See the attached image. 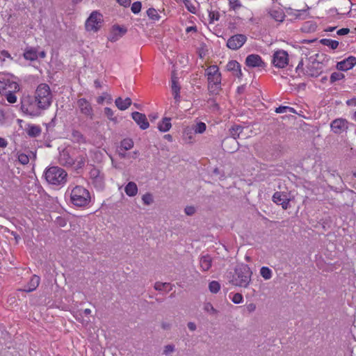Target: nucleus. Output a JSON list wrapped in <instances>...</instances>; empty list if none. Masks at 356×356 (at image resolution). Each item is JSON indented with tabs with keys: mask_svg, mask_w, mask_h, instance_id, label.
Returning a JSON list of instances; mask_svg holds the SVG:
<instances>
[{
	"mask_svg": "<svg viewBox=\"0 0 356 356\" xmlns=\"http://www.w3.org/2000/svg\"><path fill=\"white\" fill-rule=\"evenodd\" d=\"M53 102V95L50 87L46 83H40L36 88L34 96L29 97L22 103V111L32 117L41 115L47 110Z\"/></svg>",
	"mask_w": 356,
	"mask_h": 356,
	"instance_id": "1",
	"label": "nucleus"
},
{
	"mask_svg": "<svg viewBox=\"0 0 356 356\" xmlns=\"http://www.w3.org/2000/svg\"><path fill=\"white\" fill-rule=\"evenodd\" d=\"M252 275L250 268L247 264H241L235 268L229 282L236 286L247 288L251 281Z\"/></svg>",
	"mask_w": 356,
	"mask_h": 356,
	"instance_id": "2",
	"label": "nucleus"
},
{
	"mask_svg": "<svg viewBox=\"0 0 356 356\" xmlns=\"http://www.w3.org/2000/svg\"><path fill=\"white\" fill-rule=\"evenodd\" d=\"M205 75L208 80V89L212 94H218L220 90L221 74L217 65H211L206 69Z\"/></svg>",
	"mask_w": 356,
	"mask_h": 356,
	"instance_id": "3",
	"label": "nucleus"
},
{
	"mask_svg": "<svg viewBox=\"0 0 356 356\" xmlns=\"http://www.w3.org/2000/svg\"><path fill=\"white\" fill-rule=\"evenodd\" d=\"M67 174L65 170L58 166H52L46 170L44 177L51 184L60 186L67 181Z\"/></svg>",
	"mask_w": 356,
	"mask_h": 356,
	"instance_id": "4",
	"label": "nucleus"
},
{
	"mask_svg": "<svg viewBox=\"0 0 356 356\" xmlns=\"http://www.w3.org/2000/svg\"><path fill=\"white\" fill-rule=\"evenodd\" d=\"M70 200L76 207H85L90 201V193L83 186H76L71 191Z\"/></svg>",
	"mask_w": 356,
	"mask_h": 356,
	"instance_id": "5",
	"label": "nucleus"
},
{
	"mask_svg": "<svg viewBox=\"0 0 356 356\" xmlns=\"http://www.w3.org/2000/svg\"><path fill=\"white\" fill-rule=\"evenodd\" d=\"M243 129V127L236 124L229 129V134L232 138H227L222 142L223 145L228 152H234L236 149H238L239 144L236 139L239 137Z\"/></svg>",
	"mask_w": 356,
	"mask_h": 356,
	"instance_id": "6",
	"label": "nucleus"
},
{
	"mask_svg": "<svg viewBox=\"0 0 356 356\" xmlns=\"http://www.w3.org/2000/svg\"><path fill=\"white\" fill-rule=\"evenodd\" d=\"M103 18L101 13L93 11L86 22V29L88 31L97 32L102 26Z\"/></svg>",
	"mask_w": 356,
	"mask_h": 356,
	"instance_id": "7",
	"label": "nucleus"
},
{
	"mask_svg": "<svg viewBox=\"0 0 356 356\" xmlns=\"http://www.w3.org/2000/svg\"><path fill=\"white\" fill-rule=\"evenodd\" d=\"M289 54L286 51L279 49L273 53L272 63L275 67L284 68L289 65Z\"/></svg>",
	"mask_w": 356,
	"mask_h": 356,
	"instance_id": "8",
	"label": "nucleus"
},
{
	"mask_svg": "<svg viewBox=\"0 0 356 356\" xmlns=\"http://www.w3.org/2000/svg\"><path fill=\"white\" fill-rule=\"evenodd\" d=\"M247 37L243 34H236L230 37L227 42V47L232 50L241 48L246 42Z\"/></svg>",
	"mask_w": 356,
	"mask_h": 356,
	"instance_id": "9",
	"label": "nucleus"
},
{
	"mask_svg": "<svg viewBox=\"0 0 356 356\" xmlns=\"http://www.w3.org/2000/svg\"><path fill=\"white\" fill-rule=\"evenodd\" d=\"M89 174L90 179H91V182L94 186L97 189H102L104 186V176L100 171L95 168H92L90 170Z\"/></svg>",
	"mask_w": 356,
	"mask_h": 356,
	"instance_id": "10",
	"label": "nucleus"
},
{
	"mask_svg": "<svg viewBox=\"0 0 356 356\" xmlns=\"http://www.w3.org/2000/svg\"><path fill=\"white\" fill-rule=\"evenodd\" d=\"M77 106L80 110V112L85 116L90 119L93 118V109L90 103L84 98H81L78 100Z\"/></svg>",
	"mask_w": 356,
	"mask_h": 356,
	"instance_id": "11",
	"label": "nucleus"
},
{
	"mask_svg": "<svg viewBox=\"0 0 356 356\" xmlns=\"http://www.w3.org/2000/svg\"><path fill=\"white\" fill-rule=\"evenodd\" d=\"M245 64L249 67L264 68L266 67V63L262 60L261 57L254 54L246 57Z\"/></svg>",
	"mask_w": 356,
	"mask_h": 356,
	"instance_id": "12",
	"label": "nucleus"
},
{
	"mask_svg": "<svg viewBox=\"0 0 356 356\" xmlns=\"http://www.w3.org/2000/svg\"><path fill=\"white\" fill-rule=\"evenodd\" d=\"M127 29L124 26L113 25L110 31L108 39L111 42H116L120 38H122L127 33Z\"/></svg>",
	"mask_w": 356,
	"mask_h": 356,
	"instance_id": "13",
	"label": "nucleus"
},
{
	"mask_svg": "<svg viewBox=\"0 0 356 356\" xmlns=\"http://www.w3.org/2000/svg\"><path fill=\"white\" fill-rule=\"evenodd\" d=\"M273 201L277 204L281 205L282 209L286 210L289 207L290 200L286 193L275 192L273 195Z\"/></svg>",
	"mask_w": 356,
	"mask_h": 356,
	"instance_id": "14",
	"label": "nucleus"
},
{
	"mask_svg": "<svg viewBox=\"0 0 356 356\" xmlns=\"http://www.w3.org/2000/svg\"><path fill=\"white\" fill-rule=\"evenodd\" d=\"M330 127L335 134H341L348 129V122L341 118L336 119L332 122Z\"/></svg>",
	"mask_w": 356,
	"mask_h": 356,
	"instance_id": "15",
	"label": "nucleus"
},
{
	"mask_svg": "<svg viewBox=\"0 0 356 356\" xmlns=\"http://www.w3.org/2000/svg\"><path fill=\"white\" fill-rule=\"evenodd\" d=\"M131 116L140 129L145 130L149 127V124L145 114L136 111L132 113Z\"/></svg>",
	"mask_w": 356,
	"mask_h": 356,
	"instance_id": "16",
	"label": "nucleus"
},
{
	"mask_svg": "<svg viewBox=\"0 0 356 356\" xmlns=\"http://www.w3.org/2000/svg\"><path fill=\"white\" fill-rule=\"evenodd\" d=\"M356 65V58L349 56L348 58L337 63V67L339 70L347 71L353 68Z\"/></svg>",
	"mask_w": 356,
	"mask_h": 356,
	"instance_id": "17",
	"label": "nucleus"
},
{
	"mask_svg": "<svg viewBox=\"0 0 356 356\" xmlns=\"http://www.w3.org/2000/svg\"><path fill=\"white\" fill-rule=\"evenodd\" d=\"M40 282V277L34 275L31 279L30 280L29 282L24 286V289H20L22 291H25L27 293L32 292L35 291L38 286H39Z\"/></svg>",
	"mask_w": 356,
	"mask_h": 356,
	"instance_id": "18",
	"label": "nucleus"
},
{
	"mask_svg": "<svg viewBox=\"0 0 356 356\" xmlns=\"http://www.w3.org/2000/svg\"><path fill=\"white\" fill-rule=\"evenodd\" d=\"M226 68L228 71L232 72L233 74L237 77L242 76L241 65L236 60H230L227 64Z\"/></svg>",
	"mask_w": 356,
	"mask_h": 356,
	"instance_id": "19",
	"label": "nucleus"
},
{
	"mask_svg": "<svg viewBox=\"0 0 356 356\" xmlns=\"http://www.w3.org/2000/svg\"><path fill=\"white\" fill-rule=\"evenodd\" d=\"M212 259L209 254L203 255L200 258V266L203 271H208L211 267Z\"/></svg>",
	"mask_w": 356,
	"mask_h": 356,
	"instance_id": "20",
	"label": "nucleus"
},
{
	"mask_svg": "<svg viewBox=\"0 0 356 356\" xmlns=\"http://www.w3.org/2000/svg\"><path fill=\"white\" fill-rule=\"evenodd\" d=\"M131 103V99L129 97H127L124 99H122L121 97H118L115 101L116 106L121 111H124L128 108Z\"/></svg>",
	"mask_w": 356,
	"mask_h": 356,
	"instance_id": "21",
	"label": "nucleus"
},
{
	"mask_svg": "<svg viewBox=\"0 0 356 356\" xmlns=\"http://www.w3.org/2000/svg\"><path fill=\"white\" fill-rule=\"evenodd\" d=\"M124 192L129 197L135 196L138 193V186L135 182L129 181L124 188Z\"/></svg>",
	"mask_w": 356,
	"mask_h": 356,
	"instance_id": "22",
	"label": "nucleus"
},
{
	"mask_svg": "<svg viewBox=\"0 0 356 356\" xmlns=\"http://www.w3.org/2000/svg\"><path fill=\"white\" fill-rule=\"evenodd\" d=\"M60 162L63 165L72 166L74 163V159L72 158L68 152H63L60 156Z\"/></svg>",
	"mask_w": 356,
	"mask_h": 356,
	"instance_id": "23",
	"label": "nucleus"
},
{
	"mask_svg": "<svg viewBox=\"0 0 356 356\" xmlns=\"http://www.w3.org/2000/svg\"><path fill=\"white\" fill-rule=\"evenodd\" d=\"M317 26L313 21H307L303 23L301 30L305 33H313L316 30Z\"/></svg>",
	"mask_w": 356,
	"mask_h": 356,
	"instance_id": "24",
	"label": "nucleus"
},
{
	"mask_svg": "<svg viewBox=\"0 0 356 356\" xmlns=\"http://www.w3.org/2000/svg\"><path fill=\"white\" fill-rule=\"evenodd\" d=\"M172 124L170 118H164L161 122L158 124V129L161 132H166L170 130Z\"/></svg>",
	"mask_w": 356,
	"mask_h": 356,
	"instance_id": "25",
	"label": "nucleus"
},
{
	"mask_svg": "<svg viewBox=\"0 0 356 356\" xmlns=\"http://www.w3.org/2000/svg\"><path fill=\"white\" fill-rule=\"evenodd\" d=\"M24 57L26 60L33 61L37 60L38 55L35 49H29L24 51Z\"/></svg>",
	"mask_w": 356,
	"mask_h": 356,
	"instance_id": "26",
	"label": "nucleus"
},
{
	"mask_svg": "<svg viewBox=\"0 0 356 356\" xmlns=\"http://www.w3.org/2000/svg\"><path fill=\"white\" fill-rule=\"evenodd\" d=\"M134 146V142L130 138H125L121 141L120 143V149H123L124 151H127L131 149Z\"/></svg>",
	"mask_w": 356,
	"mask_h": 356,
	"instance_id": "27",
	"label": "nucleus"
},
{
	"mask_svg": "<svg viewBox=\"0 0 356 356\" xmlns=\"http://www.w3.org/2000/svg\"><path fill=\"white\" fill-rule=\"evenodd\" d=\"M27 134L32 137L38 136L41 134V129L37 125L30 126L27 130Z\"/></svg>",
	"mask_w": 356,
	"mask_h": 356,
	"instance_id": "28",
	"label": "nucleus"
},
{
	"mask_svg": "<svg viewBox=\"0 0 356 356\" xmlns=\"http://www.w3.org/2000/svg\"><path fill=\"white\" fill-rule=\"evenodd\" d=\"M86 157L84 155H80L74 159V166L76 169L81 168L86 163Z\"/></svg>",
	"mask_w": 356,
	"mask_h": 356,
	"instance_id": "29",
	"label": "nucleus"
},
{
	"mask_svg": "<svg viewBox=\"0 0 356 356\" xmlns=\"http://www.w3.org/2000/svg\"><path fill=\"white\" fill-rule=\"evenodd\" d=\"M320 42L322 44L330 47L332 49H337L339 46V42L337 40H332L330 39H322Z\"/></svg>",
	"mask_w": 356,
	"mask_h": 356,
	"instance_id": "30",
	"label": "nucleus"
},
{
	"mask_svg": "<svg viewBox=\"0 0 356 356\" xmlns=\"http://www.w3.org/2000/svg\"><path fill=\"white\" fill-rule=\"evenodd\" d=\"M260 274L261 277L266 280H270L273 275L272 270L268 267L265 266L261 267L260 269Z\"/></svg>",
	"mask_w": 356,
	"mask_h": 356,
	"instance_id": "31",
	"label": "nucleus"
},
{
	"mask_svg": "<svg viewBox=\"0 0 356 356\" xmlns=\"http://www.w3.org/2000/svg\"><path fill=\"white\" fill-rule=\"evenodd\" d=\"M177 2L183 3L187 10L191 12V13H196V8L193 4L191 0H176Z\"/></svg>",
	"mask_w": 356,
	"mask_h": 356,
	"instance_id": "32",
	"label": "nucleus"
},
{
	"mask_svg": "<svg viewBox=\"0 0 356 356\" xmlns=\"http://www.w3.org/2000/svg\"><path fill=\"white\" fill-rule=\"evenodd\" d=\"M275 112L277 113H296V110L290 106H280L275 109Z\"/></svg>",
	"mask_w": 356,
	"mask_h": 356,
	"instance_id": "33",
	"label": "nucleus"
},
{
	"mask_svg": "<svg viewBox=\"0 0 356 356\" xmlns=\"http://www.w3.org/2000/svg\"><path fill=\"white\" fill-rule=\"evenodd\" d=\"M207 128L206 124L202 122L197 123L193 128L195 133L202 134L205 131Z\"/></svg>",
	"mask_w": 356,
	"mask_h": 356,
	"instance_id": "34",
	"label": "nucleus"
},
{
	"mask_svg": "<svg viewBox=\"0 0 356 356\" xmlns=\"http://www.w3.org/2000/svg\"><path fill=\"white\" fill-rule=\"evenodd\" d=\"M147 15L151 19L154 21L159 20L160 18L156 10L153 8H150L147 10Z\"/></svg>",
	"mask_w": 356,
	"mask_h": 356,
	"instance_id": "35",
	"label": "nucleus"
},
{
	"mask_svg": "<svg viewBox=\"0 0 356 356\" xmlns=\"http://www.w3.org/2000/svg\"><path fill=\"white\" fill-rule=\"evenodd\" d=\"M204 310L211 315H216L218 314L217 309H216L213 306L210 302H206L204 305Z\"/></svg>",
	"mask_w": 356,
	"mask_h": 356,
	"instance_id": "36",
	"label": "nucleus"
},
{
	"mask_svg": "<svg viewBox=\"0 0 356 356\" xmlns=\"http://www.w3.org/2000/svg\"><path fill=\"white\" fill-rule=\"evenodd\" d=\"M229 6L231 10H237L242 7L239 0H229Z\"/></svg>",
	"mask_w": 356,
	"mask_h": 356,
	"instance_id": "37",
	"label": "nucleus"
},
{
	"mask_svg": "<svg viewBox=\"0 0 356 356\" xmlns=\"http://www.w3.org/2000/svg\"><path fill=\"white\" fill-rule=\"evenodd\" d=\"M209 291L211 293H216L220 289V284L216 281H212L209 284Z\"/></svg>",
	"mask_w": 356,
	"mask_h": 356,
	"instance_id": "38",
	"label": "nucleus"
},
{
	"mask_svg": "<svg viewBox=\"0 0 356 356\" xmlns=\"http://www.w3.org/2000/svg\"><path fill=\"white\" fill-rule=\"evenodd\" d=\"M175 346L173 344H168L163 347V355L168 356L174 353Z\"/></svg>",
	"mask_w": 356,
	"mask_h": 356,
	"instance_id": "39",
	"label": "nucleus"
},
{
	"mask_svg": "<svg viewBox=\"0 0 356 356\" xmlns=\"http://www.w3.org/2000/svg\"><path fill=\"white\" fill-rule=\"evenodd\" d=\"M171 88H172V93H175V92H180V87H179V86L178 85L177 78V77H175V76H172V86H171Z\"/></svg>",
	"mask_w": 356,
	"mask_h": 356,
	"instance_id": "40",
	"label": "nucleus"
},
{
	"mask_svg": "<svg viewBox=\"0 0 356 356\" xmlns=\"http://www.w3.org/2000/svg\"><path fill=\"white\" fill-rule=\"evenodd\" d=\"M142 200L145 205H150L153 203V197L150 193H145L142 196Z\"/></svg>",
	"mask_w": 356,
	"mask_h": 356,
	"instance_id": "41",
	"label": "nucleus"
},
{
	"mask_svg": "<svg viewBox=\"0 0 356 356\" xmlns=\"http://www.w3.org/2000/svg\"><path fill=\"white\" fill-rule=\"evenodd\" d=\"M104 114L107 116V118L113 122H117V118L114 116V112L113 110L108 107H106L104 108Z\"/></svg>",
	"mask_w": 356,
	"mask_h": 356,
	"instance_id": "42",
	"label": "nucleus"
},
{
	"mask_svg": "<svg viewBox=\"0 0 356 356\" xmlns=\"http://www.w3.org/2000/svg\"><path fill=\"white\" fill-rule=\"evenodd\" d=\"M5 97L6 100L10 103L14 104L17 102V97L16 95L12 92H8L5 94Z\"/></svg>",
	"mask_w": 356,
	"mask_h": 356,
	"instance_id": "43",
	"label": "nucleus"
},
{
	"mask_svg": "<svg viewBox=\"0 0 356 356\" xmlns=\"http://www.w3.org/2000/svg\"><path fill=\"white\" fill-rule=\"evenodd\" d=\"M142 4L140 1H136L131 5V10L134 14L138 13L141 10Z\"/></svg>",
	"mask_w": 356,
	"mask_h": 356,
	"instance_id": "44",
	"label": "nucleus"
},
{
	"mask_svg": "<svg viewBox=\"0 0 356 356\" xmlns=\"http://www.w3.org/2000/svg\"><path fill=\"white\" fill-rule=\"evenodd\" d=\"M72 137L73 139L78 143H81L84 140L83 135L78 131H73Z\"/></svg>",
	"mask_w": 356,
	"mask_h": 356,
	"instance_id": "45",
	"label": "nucleus"
},
{
	"mask_svg": "<svg viewBox=\"0 0 356 356\" xmlns=\"http://www.w3.org/2000/svg\"><path fill=\"white\" fill-rule=\"evenodd\" d=\"M344 77V75L341 72H333L330 76L331 82L339 81Z\"/></svg>",
	"mask_w": 356,
	"mask_h": 356,
	"instance_id": "46",
	"label": "nucleus"
},
{
	"mask_svg": "<svg viewBox=\"0 0 356 356\" xmlns=\"http://www.w3.org/2000/svg\"><path fill=\"white\" fill-rule=\"evenodd\" d=\"M170 284L169 283H167V282H156L155 284H154V289L156 291H162L165 289V287L169 286Z\"/></svg>",
	"mask_w": 356,
	"mask_h": 356,
	"instance_id": "47",
	"label": "nucleus"
},
{
	"mask_svg": "<svg viewBox=\"0 0 356 356\" xmlns=\"http://www.w3.org/2000/svg\"><path fill=\"white\" fill-rule=\"evenodd\" d=\"M18 161L20 163L26 165L29 162V158L25 154H20L18 156Z\"/></svg>",
	"mask_w": 356,
	"mask_h": 356,
	"instance_id": "48",
	"label": "nucleus"
},
{
	"mask_svg": "<svg viewBox=\"0 0 356 356\" xmlns=\"http://www.w3.org/2000/svg\"><path fill=\"white\" fill-rule=\"evenodd\" d=\"M272 17L275 19L276 21L282 22L284 19V15L281 12L274 11L271 14Z\"/></svg>",
	"mask_w": 356,
	"mask_h": 356,
	"instance_id": "49",
	"label": "nucleus"
},
{
	"mask_svg": "<svg viewBox=\"0 0 356 356\" xmlns=\"http://www.w3.org/2000/svg\"><path fill=\"white\" fill-rule=\"evenodd\" d=\"M232 300L235 304H239L243 301V296L241 293H236L233 296Z\"/></svg>",
	"mask_w": 356,
	"mask_h": 356,
	"instance_id": "50",
	"label": "nucleus"
},
{
	"mask_svg": "<svg viewBox=\"0 0 356 356\" xmlns=\"http://www.w3.org/2000/svg\"><path fill=\"white\" fill-rule=\"evenodd\" d=\"M196 211V209L193 206H187L185 209H184V212L187 215V216H193Z\"/></svg>",
	"mask_w": 356,
	"mask_h": 356,
	"instance_id": "51",
	"label": "nucleus"
},
{
	"mask_svg": "<svg viewBox=\"0 0 356 356\" xmlns=\"http://www.w3.org/2000/svg\"><path fill=\"white\" fill-rule=\"evenodd\" d=\"M209 18H210V21L211 22H213V21H218L219 19V13H217V12H214V11H211L209 12Z\"/></svg>",
	"mask_w": 356,
	"mask_h": 356,
	"instance_id": "52",
	"label": "nucleus"
},
{
	"mask_svg": "<svg viewBox=\"0 0 356 356\" xmlns=\"http://www.w3.org/2000/svg\"><path fill=\"white\" fill-rule=\"evenodd\" d=\"M256 308H257V306L253 302L249 303L246 305V311L249 314L254 312L256 310Z\"/></svg>",
	"mask_w": 356,
	"mask_h": 356,
	"instance_id": "53",
	"label": "nucleus"
},
{
	"mask_svg": "<svg viewBox=\"0 0 356 356\" xmlns=\"http://www.w3.org/2000/svg\"><path fill=\"white\" fill-rule=\"evenodd\" d=\"M121 6L124 7L129 6L131 0H116Z\"/></svg>",
	"mask_w": 356,
	"mask_h": 356,
	"instance_id": "54",
	"label": "nucleus"
},
{
	"mask_svg": "<svg viewBox=\"0 0 356 356\" xmlns=\"http://www.w3.org/2000/svg\"><path fill=\"white\" fill-rule=\"evenodd\" d=\"M6 122V115L3 111L0 109V125L4 124Z\"/></svg>",
	"mask_w": 356,
	"mask_h": 356,
	"instance_id": "55",
	"label": "nucleus"
},
{
	"mask_svg": "<svg viewBox=\"0 0 356 356\" xmlns=\"http://www.w3.org/2000/svg\"><path fill=\"white\" fill-rule=\"evenodd\" d=\"M350 30L348 29L343 28L337 31V34L339 35H346L349 33Z\"/></svg>",
	"mask_w": 356,
	"mask_h": 356,
	"instance_id": "56",
	"label": "nucleus"
},
{
	"mask_svg": "<svg viewBox=\"0 0 356 356\" xmlns=\"http://www.w3.org/2000/svg\"><path fill=\"white\" fill-rule=\"evenodd\" d=\"M187 326L191 331H195L197 328L196 324L193 322L188 323Z\"/></svg>",
	"mask_w": 356,
	"mask_h": 356,
	"instance_id": "57",
	"label": "nucleus"
},
{
	"mask_svg": "<svg viewBox=\"0 0 356 356\" xmlns=\"http://www.w3.org/2000/svg\"><path fill=\"white\" fill-rule=\"evenodd\" d=\"M303 74L310 76H316L318 72H312L311 70H307L305 72H303Z\"/></svg>",
	"mask_w": 356,
	"mask_h": 356,
	"instance_id": "58",
	"label": "nucleus"
},
{
	"mask_svg": "<svg viewBox=\"0 0 356 356\" xmlns=\"http://www.w3.org/2000/svg\"><path fill=\"white\" fill-rule=\"evenodd\" d=\"M8 145V142L3 138H0V147L5 148Z\"/></svg>",
	"mask_w": 356,
	"mask_h": 356,
	"instance_id": "59",
	"label": "nucleus"
},
{
	"mask_svg": "<svg viewBox=\"0 0 356 356\" xmlns=\"http://www.w3.org/2000/svg\"><path fill=\"white\" fill-rule=\"evenodd\" d=\"M302 65H303V62L302 60H300L298 65V66L296 67V72L299 73V72H303V69H302Z\"/></svg>",
	"mask_w": 356,
	"mask_h": 356,
	"instance_id": "60",
	"label": "nucleus"
},
{
	"mask_svg": "<svg viewBox=\"0 0 356 356\" xmlns=\"http://www.w3.org/2000/svg\"><path fill=\"white\" fill-rule=\"evenodd\" d=\"M172 95L174 96V99L175 100V103H179V101H180L179 92H175V93H172Z\"/></svg>",
	"mask_w": 356,
	"mask_h": 356,
	"instance_id": "61",
	"label": "nucleus"
},
{
	"mask_svg": "<svg viewBox=\"0 0 356 356\" xmlns=\"http://www.w3.org/2000/svg\"><path fill=\"white\" fill-rule=\"evenodd\" d=\"M118 154L120 156V158L124 159L127 156V154L124 152L123 149H119L118 150Z\"/></svg>",
	"mask_w": 356,
	"mask_h": 356,
	"instance_id": "62",
	"label": "nucleus"
},
{
	"mask_svg": "<svg viewBox=\"0 0 356 356\" xmlns=\"http://www.w3.org/2000/svg\"><path fill=\"white\" fill-rule=\"evenodd\" d=\"M1 56L3 58H10V54L8 53V51L6 50H3L1 51Z\"/></svg>",
	"mask_w": 356,
	"mask_h": 356,
	"instance_id": "63",
	"label": "nucleus"
},
{
	"mask_svg": "<svg viewBox=\"0 0 356 356\" xmlns=\"http://www.w3.org/2000/svg\"><path fill=\"white\" fill-rule=\"evenodd\" d=\"M161 327L163 329V330H169L170 328V325L167 323H163L161 324Z\"/></svg>",
	"mask_w": 356,
	"mask_h": 356,
	"instance_id": "64",
	"label": "nucleus"
}]
</instances>
